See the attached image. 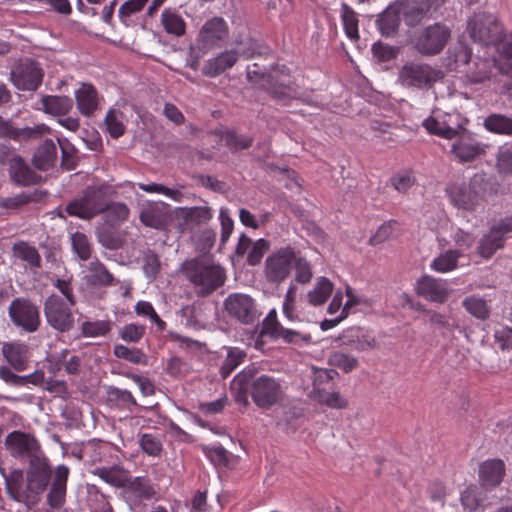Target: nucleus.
Wrapping results in <instances>:
<instances>
[{"label": "nucleus", "mask_w": 512, "mask_h": 512, "mask_svg": "<svg viewBox=\"0 0 512 512\" xmlns=\"http://www.w3.org/2000/svg\"><path fill=\"white\" fill-rule=\"evenodd\" d=\"M231 391L237 403L247 407L250 396L262 410L280 405L285 397L282 381L272 375L261 374L254 366L245 368L234 377Z\"/></svg>", "instance_id": "obj_1"}, {"label": "nucleus", "mask_w": 512, "mask_h": 512, "mask_svg": "<svg viewBox=\"0 0 512 512\" xmlns=\"http://www.w3.org/2000/svg\"><path fill=\"white\" fill-rule=\"evenodd\" d=\"M247 80L255 87L264 90L273 99H294L298 95V88L292 81L289 69L285 66L271 67L269 71H263L257 63L248 66Z\"/></svg>", "instance_id": "obj_2"}, {"label": "nucleus", "mask_w": 512, "mask_h": 512, "mask_svg": "<svg viewBox=\"0 0 512 512\" xmlns=\"http://www.w3.org/2000/svg\"><path fill=\"white\" fill-rule=\"evenodd\" d=\"M182 273L200 297H207L224 285L226 272L219 265L203 259H192L182 264Z\"/></svg>", "instance_id": "obj_3"}, {"label": "nucleus", "mask_w": 512, "mask_h": 512, "mask_svg": "<svg viewBox=\"0 0 512 512\" xmlns=\"http://www.w3.org/2000/svg\"><path fill=\"white\" fill-rule=\"evenodd\" d=\"M113 193V187L108 184L87 186L66 205L65 211L70 216L90 220L105 212L108 207V196H112Z\"/></svg>", "instance_id": "obj_4"}, {"label": "nucleus", "mask_w": 512, "mask_h": 512, "mask_svg": "<svg viewBox=\"0 0 512 512\" xmlns=\"http://www.w3.org/2000/svg\"><path fill=\"white\" fill-rule=\"evenodd\" d=\"M444 73L427 63L406 62L398 72V82L405 88L429 90L442 80Z\"/></svg>", "instance_id": "obj_5"}, {"label": "nucleus", "mask_w": 512, "mask_h": 512, "mask_svg": "<svg viewBox=\"0 0 512 512\" xmlns=\"http://www.w3.org/2000/svg\"><path fill=\"white\" fill-rule=\"evenodd\" d=\"M467 31L474 42L497 46L503 39V27L498 18L488 12L476 13L468 22Z\"/></svg>", "instance_id": "obj_6"}, {"label": "nucleus", "mask_w": 512, "mask_h": 512, "mask_svg": "<svg viewBox=\"0 0 512 512\" xmlns=\"http://www.w3.org/2000/svg\"><path fill=\"white\" fill-rule=\"evenodd\" d=\"M451 37V30L442 23H434L416 32L411 40L414 49L423 56L439 54Z\"/></svg>", "instance_id": "obj_7"}, {"label": "nucleus", "mask_w": 512, "mask_h": 512, "mask_svg": "<svg viewBox=\"0 0 512 512\" xmlns=\"http://www.w3.org/2000/svg\"><path fill=\"white\" fill-rule=\"evenodd\" d=\"M72 306L59 295L48 296L44 302V315L47 323L59 333L72 330L74 327Z\"/></svg>", "instance_id": "obj_8"}, {"label": "nucleus", "mask_w": 512, "mask_h": 512, "mask_svg": "<svg viewBox=\"0 0 512 512\" xmlns=\"http://www.w3.org/2000/svg\"><path fill=\"white\" fill-rule=\"evenodd\" d=\"M52 477V469L48 459L34 457L29 461L26 473L25 491L29 501H35L47 489Z\"/></svg>", "instance_id": "obj_9"}, {"label": "nucleus", "mask_w": 512, "mask_h": 512, "mask_svg": "<svg viewBox=\"0 0 512 512\" xmlns=\"http://www.w3.org/2000/svg\"><path fill=\"white\" fill-rule=\"evenodd\" d=\"M295 259V249L286 246L275 250L265 260L264 274L269 283L280 284L290 275Z\"/></svg>", "instance_id": "obj_10"}, {"label": "nucleus", "mask_w": 512, "mask_h": 512, "mask_svg": "<svg viewBox=\"0 0 512 512\" xmlns=\"http://www.w3.org/2000/svg\"><path fill=\"white\" fill-rule=\"evenodd\" d=\"M8 314L13 324L25 332L33 333L40 327L39 308L29 299L15 298L8 308Z\"/></svg>", "instance_id": "obj_11"}, {"label": "nucleus", "mask_w": 512, "mask_h": 512, "mask_svg": "<svg viewBox=\"0 0 512 512\" xmlns=\"http://www.w3.org/2000/svg\"><path fill=\"white\" fill-rule=\"evenodd\" d=\"M223 306L230 317L244 325L253 324L260 315L255 300L244 293L228 295Z\"/></svg>", "instance_id": "obj_12"}, {"label": "nucleus", "mask_w": 512, "mask_h": 512, "mask_svg": "<svg viewBox=\"0 0 512 512\" xmlns=\"http://www.w3.org/2000/svg\"><path fill=\"white\" fill-rule=\"evenodd\" d=\"M512 232V217H506L495 223L479 240L477 253L484 259H490L497 250L504 247L506 235Z\"/></svg>", "instance_id": "obj_13"}, {"label": "nucleus", "mask_w": 512, "mask_h": 512, "mask_svg": "<svg viewBox=\"0 0 512 512\" xmlns=\"http://www.w3.org/2000/svg\"><path fill=\"white\" fill-rule=\"evenodd\" d=\"M5 447L14 458L43 457L38 440L31 434L19 430L10 432L5 438Z\"/></svg>", "instance_id": "obj_14"}, {"label": "nucleus", "mask_w": 512, "mask_h": 512, "mask_svg": "<svg viewBox=\"0 0 512 512\" xmlns=\"http://www.w3.org/2000/svg\"><path fill=\"white\" fill-rule=\"evenodd\" d=\"M43 76L38 63L31 59L21 60L10 72L12 83L23 91H35L42 83Z\"/></svg>", "instance_id": "obj_15"}, {"label": "nucleus", "mask_w": 512, "mask_h": 512, "mask_svg": "<svg viewBox=\"0 0 512 512\" xmlns=\"http://www.w3.org/2000/svg\"><path fill=\"white\" fill-rule=\"evenodd\" d=\"M212 218V210L207 206L181 207L176 210L175 219L181 233L192 232L194 228L206 224Z\"/></svg>", "instance_id": "obj_16"}, {"label": "nucleus", "mask_w": 512, "mask_h": 512, "mask_svg": "<svg viewBox=\"0 0 512 512\" xmlns=\"http://www.w3.org/2000/svg\"><path fill=\"white\" fill-rule=\"evenodd\" d=\"M10 181L20 187H27L39 184L41 175L37 174L18 153V155L7 166Z\"/></svg>", "instance_id": "obj_17"}, {"label": "nucleus", "mask_w": 512, "mask_h": 512, "mask_svg": "<svg viewBox=\"0 0 512 512\" xmlns=\"http://www.w3.org/2000/svg\"><path fill=\"white\" fill-rule=\"evenodd\" d=\"M70 470L66 465H58L53 474L47 494V504L53 509H61L66 502L67 480Z\"/></svg>", "instance_id": "obj_18"}, {"label": "nucleus", "mask_w": 512, "mask_h": 512, "mask_svg": "<svg viewBox=\"0 0 512 512\" xmlns=\"http://www.w3.org/2000/svg\"><path fill=\"white\" fill-rule=\"evenodd\" d=\"M228 35V28L221 17H214L208 20L200 30L199 40L204 48H210L219 41L224 40Z\"/></svg>", "instance_id": "obj_19"}, {"label": "nucleus", "mask_w": 512, "mask_h": 512, "mask_svg": "<svg viewBox=\"0 0 512 512\" xmlns=\"http://www.w3.org/2000/svg\"><path fill=\"white\" fill-rule=\"evenodd\" d=\"M505 476V464L501 459H489L479 467V481L485 488L498 486Z\"/></svg>", "instance_id": "obj_20"}, {"label": "nucleus", "mask_w": 512, "mask_h": 512, "mask_svg": "<svg viewBox=\"0 0 512 512\" xmlns=\"http://www.w3.org/2000/svg\"><path fill=\"white\" fill-rule=\"evenodd\" d=\"M417 292L426 299L439 303L445 302L449 296L446 282L430 276H424L418 281Z\"/></svg>", "instance_id": "obj_21"}, {"label": "nucleus", "mask_w": 512, "mask_h": 512, "mask_svg": "<svg viewBox=\"0 0 512 512\" xmlns=\"http://www.w3.org/2000/svg\"><path fill=\"white\" fill-rule=\"evenodd\" d=\"M472 192L480 199L486 201L498 194L500 185L495 176L480 172L474 174L470 179Z\"/></svg>", "instance_id": "obj_22"}, {"label": "nucleus", "mask_w": 512, "mask_h": 512, "mask_svg": "<svg viewBox=\"0 0 512 512\" xmlns=\"http://www.w3.org/2000/svg\"><path fill=\"white\" fill-rule=\"evenodd\" d=\"M0 472L5 480V489L8 496L17 502L27 503L28 494L24 487V472L20 469H13L8 474H5L3 468H0Z\"/></svg>", "instance_id": "obj_23"}, {"label": "nucleus", "mask_w": 512, "mask_h": 512, "mask_svg": "<svg viewBox=\"0 0 512 512\" xmlns=\"http://www.w3.org/2000/svg\"><path fill=\"white\" fill-rule=\"evenodd\" d=\"M2 353L11 368L24 371L29 364V347L23 343H4Z\"/></svg>", "instance_id": "obj_24"}, {"label": "nucleus", "mask_w": 512, "mask_h": 512, "mask_svg": "<svg viewBox=\"0 0 512 512\" xmlns=\"http://www.w3.org/2000/svg\"><path fill=\"white\" fill-rule=\"evenodd\" d=\"M127 485L122 486L125 498L134 503L140 502L142 499H149L154 494L153 488L143 477L131 478L128 474Z\"/></svg>", "instance_id": "obj_25"}, {"label": "nucleus", "mask_w": 512, "mask_h": 512, "mask_svg": "<svg viewBox=\"0 0 512 512\" xmlns=\"http://www.w3.org/2000/svg\"><path fill=\"white\" fill-rule=\"evenodd\" d=\"M57 159V148L53 140L46 139L38 146L32 157L33 166L40 171L52 168Z\"/></svg>", "instance_id": "obj_26"}, {"label": "nucleus", "mask_w": 512, "mask_h": 512, "mask_svg": "<svg viewBox=\"0 0 512 512\" xmlns=\"http://www.w3.org/2000/svg\"><path fill=\"white\" fill-rule=\"evenodd\" d=\"M41 134L39 128H17L12 125L10 120L4 119L0 116V137L4 139H11L14 141H22L38 138Z\"/></svg>", "instance_id": "obj_27"}, {"label": "nucleus", "mask_w": 512, "mask_h": 512, "mask_svg": "<svg viewBox=\"0 0 512 512\" xmlns=\"http://www.w3.org/2000/svg\"><path fill=\"white\" fill-rule=\"evenodd\" d=\"M161 25L167 34L175 37H182L186 33V22L176 8H166L163 10Z\"/></svg>", "instance_id": "obj_28"}, {"label": "nucleus", "mask_w": 512, "mask_h": 512, "mask_svg": "<svg viewBox=\"0 0 512 512\" xmlns=\"http://www.w3.org/2000/svg\"><path fill=\"white\" fill-rule=\"evenodd\" d=\"M450 199L456 207L467 211H474L481 204L480 199L472 192L470 182L453 190Z\"/></svg>", "instance_id": "obj_29"}, {"label": "nucleus", "mask_w": 512, "mask_h": 512, "mask_svg": "<svg viewBox=\"0 0 512 512\" xmlns=\"http://www.w3.org/2000/svg\"><path fill=\"white\" fill-rule=\"evenodd\" d=\"M238 60V54L235 51H225L217 57L210 59L203 68V74L209 77H215L231 68Z\"/></svg>", "instance_id": "obj_30"}, {"label": "nucleus", "mask_w": 512, "mask_h": 512, "mask_svg": "<svg viewBox=\"0 0 512 512\" xmlns=\"http://www.w3.org/2000/svg\"><path fill=\"white\" fill-rule=\"evenodd\" d=\"M128 473L127 470L118 465L96 467L92 470L93 475L117 488L127 485Z\"/></svg>", "instance_id": "obj_31"}, {"label": "nucleus", "mask_w": 512, "mask_h": 512, "mask_svg": "<svg viewBox=\"0 0 512 512\" xmlns=\"http://www.w3.org/2000/svg\"><path fill=\"white\" fill-rule=\"evenodd\" d=\"M140 220L147 227L162 229L167 223V207L163 203L150 205L141 211Z\"/></svg>", "instance_id": "obj_32"}, {"label": "nucleus", "mask_w": 512, "mask_h": 512, "mask_svg": "<svg viewBox=\"0 0 512 512\" xmlns=\"http://www.w3.org/2000/svg\"><path fill=\"white\" fill-rule=\"evenodd\" d=\"M77 108L85 115L90 116L97 109V92L92 85L83 84L75 93Z\"/></svg>", "instance_id": "obj_33"}, {"label": "nucleus", "mask_w": 512, "mask_h": 512, "mask_svg": "<svg viewBox=\"0 0 512 512\" xmlns=\"http://www.w3.org/2000/svg\"><path fill=\"white\" fill-rule=\"evenodd\" d=\"M309 397L317 403L333 409H344L348 406V401L342 398L338 392H329L326 387L313 388Z\"/></svg>", "instance_id": "obj_34"}, {"label": "nucleus", "mask_w": 512, "mask_h": 512, "mask_svg": "<svg viewBox=\"0 0 512 512\" xmlns=\"http://www.w3.org/2000/svg\"><path fill=\"white\" fill-rule=\"evenodd\" d=\"M45 193L39 190L33 192H21L12 197L4 198L0 201V207L8 210H18L33 202H39L43 199Z\"/></svg>", "instance_id": "obj_35"}, {"label": "nucleus", "mask_w": 512, "mask_h": 512, "mask_svg": "<svg viewBox=\"0 0 512 512\" xmlns=\"http://www.w3.org/2000/svg\"><path fill=\"white\" fill-rule=\"evenodd\" d=\"M462 306L471 316L478 320L485 321L490 317V305L484 298L478 295H470L464 298Z\"/></svg>", "instance_id": "obj_36"}, {"label": "nucleus", "mask_w": 512, "mask_h": 512, "mask_svg": "<svg viewBox=\"0 0 512 512\" xmlns=\"http://www.w3.org/2000/svg\"><path fill=\"white\" fill-rule=\"evenodd\" d=\"M482 151L478 144L468 139H459L451 147V152L460 162H470L481 154Z\"/></svg>", "instance_id": "obj_37"}, {"label": "nucleus", "mask_w": 512, "mask_h": 512, "mask_svg": "<svg viewBox=\"0 0 512 512\" xmlns=\"http://www.w3.org/2000/svg\"><path fill=\"white\" fill-rule=\"evenodd\" d=\"M466 122L467 120L462 118L458 112L445 113L442 116V126L445 128V138L453 139L463 135L466 132Z\"/></svg>", "instance_id": "obj_38"}, {"label": "nucleus", "mask_w": 512, "mask_h": 512, "mask_svg": "<svg viewBox=\"0 0 512 512\" xmlns=\"http://www.w3.org/2000/svg\"><path fill=\"white\" fill-rule=\"evenodd\" d=\"M42 104L46 113L64 116L72 109L73 100L67 96H44Z\"/></svg>", "instance_id": "obj_39"}, {"label": "nucleus", "mask_w": 512, "mask_h": 512, "mask_svg": "<svg viewBox=\"0 0 512 512\" xmlns=\"http://www.w3.org/2000/svg\"><path fill=\"white\" fill-rule=\"evenodd\" d=\"M333 291V283L326 277H319L313 290L307 294L308 302L313 306L324 304Z\"/></svg>", "instance_id": "obj_40"}, {"label": "nucleus", "mask_w": 512, "mask_h": 512, "mask_svg": "<svg viewBox=\"0 0 512 512\" xmlns=\"http://www.w3.org/2000/svg\"><path fill=\"white\" fill-rule=\"evenodd\" d=\"M493 67V61L476 57L467 69L470 80L474 83H481L490 78Z\"/></svg>", "instance_id": "obj_41"}, {"label": "nucleus", "mask_w": 512, "mask_h": 512, "mask_svg": "<svg viewBox=\"0 0 512 512\" xmlns=\"http://www.w3.org/2000/svg\"><path fill=\"white\" fill-rule=\"evenodd\" d=\"M90 275V282L93 285L107 287L114 284L113 275L107 270L105 265L99 260H95L89 263L88 267Z\"/></svg>", "instance_id": "obj_42"}, {"label": "nucleus", "mask_w": 512, "mask_h": 512, "mask_svg": "<svg viewBox=\"0 0 512 512\" xmlns=\"http://www.w3.org/2000/svg\"><path fill=\"white\" fill-rule=\"evenodd\" d=\"M487 130L505 135H512V118L503 114H491L484 120Z\"/></svg>", "instance_id": "obj_43"}, {"label": "nucleus", "mask_w": 512, "mask_h": 512, "mask_svg": "<svg viewBox=\"0 0 512 512\" xmlns=\"http://www.w3.org/2000/svg\"><path fill=\"white\" fill-rule=\"evenodd\" d=\"M98 241L107 249H119L123 245V239L119 233L108 225H101L96 229Z\"/></svg>", "instance_id": "obj_44"}, {"label": "nucleus", "mask_w": 512, "mask_h": 512, "mask_svg": "<svg viewBox=\"0 0 512 512\" xmlns=\"http://www.w3.org/2000/svg\"><path fill=\"white\" fill-rule=\"evenodd\" d=\"M14 256L26 261L31 267L39 268L41 266V257L37 249L26 242H20L13 246Z\"/></svg>", "instance_id": "obj_45"}, {"label": "nucleus", "mask_w": 512, "mask_h": 512, "mask_svg": "<svg viewBox=\"0 0 512 512\" xmlns=\"http://www.w3.org/2000/svg\"><path fill=\"white\" fill-rule=\"evenodd\" d=\"M400 18L394 10L384 11L377 19L378 28L383 36H392L398 30Z\"/></svg>", "instance_id": "obj_46"}, {"label": "nucleus", "mask_w": 512, "mask_h": 512, "mask_svg": "<svg viewBox=\"0 0 512 512\" xmlns=\"http://www.w3.org/2000/svg\"><path fill=\"white\" fill-rule=\"evenodd\" d=\"M462 256L458 250H448L437 257L432 264V268L438 272H449L457 267V261Z\"/></svg>", "instance_id": "obj_47"}, {"label": "nucleus", "mask_w": 512, "mask_h": 512, "mask_svg": "<svg viewBox=\"0 0 512 512\" xmlns=\"http://www.w3.org/2000/svg\"><path fill=\"white\" fill-rule=\"evenodd\" d=\"M246 353L239 348H230L227 357L224 360L220 375L223 379L227 378L244 360Z\"/></svg>", "instance_id": "obj_48"}, {"label": "nucleus", "mask_w": 512, "mask_h": 512, "mask_svg": "<svg viewBox=\"0 0 512 512\" xmlns=\"http://www.w3.org/2000/svg\"><path fill=\"white\" fill-rule=\"evenodd\" d=\"M293 267L295 268V281L300 284H308L312 277L311 264L300 256V252L295 250V259H293Z\"/></svg>", "instance_id": "obj_49"}, {"label": "nucleus", "mask_w": 512, "mask_h": 512, "mask_svg": "<svg viewBox=\"0 0 512 512\" xmlns=\"http://www.w3.org/2000/svg\"><path fill=\"white\" fill-rule=\"evenodd\" d=\"M71 245L73 251L80 260L86 261L90 259L92 248L88 237L82 232H75L71 235Z\"/></svg>", "instance_id": "obj_50"}, {"label": "nucleus", "mask_w": 512, "mask_h": 512, "mask_svg": "<svg viewBox=\"0 0 512 512\" xmlns=\"http://www.w3.org/2000/svg\"><path fill=\"white\" fill-rule=\"evenodd\" d=\"M114 355L117 358L125 359L133 364H147V356L140 349H130L122 344L114 346Z\"/></svg>", "instance_id": "obj_51"}, {"label": "nucleus", "mask_w": 512, "mask_h": 512, "mask_svg": "<svg viewBox=\"0 0 512 512\" xmlns=\"http://www.w3.org/2000/svg\"><path fill=\"white\" fill-rule=\"evenodd\" d=\"M161 262L153 250H147L143 255V271L150 280H155L160 272Z\"/></svg>", "instance_id": "obj_52"}, {"label": "nucleus", "mask_w": 512, "mask_h": 512, "mask_svg": "<svg viewBox=\"0 0 512 512\" xmlns=\"http://www.w3.org/2000/svg\"><path fill=\"white\" fill-rule=\"evenodd\" d=\"M342 19L345 32L350 39L357 40L358 35V19L353 10L347 4H342Z\"/></svg>", "instance_id": "obj_53"}, {"label": "nucleus", "mask_w": 512, "mask_h": 512, "mask_svg": "<svg viewBox=\"0 0 512 512\" xmlns=\"http://www.w3.org/2000/svg\"><path fill=\"white\" fill-rule=\"evenodd\" d=\"M122 113L110 110L105 117L107 130L112 138H119L125 132V126L121 120Z\"/></svg>", "instance_id": "obj_54"}, {"label": "nucleus", "mask_w": 512, "mask_h": 512, "mask_svg": "<svg viewBox=\"0 0 512 512\" xmlns=\"http://www.w3.org/2000/svg\"><path fill=\"white\" fill-rule=\"evenodd\" d=\"M423 312L428 317V321L436 329H443L447 331H453L458 329L459 325L456 322H450L449 317L438 313L433 310L424 309Z\"/></svg>", "instance_id": "obj_55"}, {"label": "nucleus", "mask_w": 512, "mask_h": 512, "mask_svg": "<svg viewBox=\"0 0 512 512\" xmlns=\"http://www.w3.org/2000/svg\"><path fill=\"white\" fill-rule=\"evenodd\" d=\"M110 329V323L104 320L95 322L85 321L81 325V331L85 337L105 336Z\"/></svg>", "instance_id": "obj_56"}, {"label": "nucleus", "mask_w": 512, "mask_h": 512, "mask_svg": "<svg viewBox=\"0 0 512 512\" xmlns=\"http://www.w3.org/2000/svg\"><path fill=\"white\" fill-rule=\"evenodd\" d=\"M329 363L342 369L345 373L351 372L358 366L357 358L342 352L333 353L329 358Z\"/></svg>", "instance_id": "obj_57"}, {"label": "nucleus", "mask_w": 512, "mask_h": 512, "mask_svg": "<svg viewBox=\"0 0 512 512\" xmlns=\"http://www.w3.org/2000/svg\"><path fill=\"white\" fill-rule=\"evenodd\" d=\"M205 455L215 466L227 467L229 463V453L222 446H205L203 448Z\"/></svg>", "instance_id": "obj_58"}, {"label": "nucleus", "mask_w": 512, "mask_h": 512, "mask_svg": "<svg viewBox=\"0 0 512 512\" xmlns=\"http://www.w3.org/2000/svg\"><path fill=\"white\" fill-rule=\"evenodd\" d=\"M269 247V242L265 239H259L252 243L247 254V263L252 266L259 264L264 254L269 250Z\"/></svg>", "instance_id": "obj_59"}, {"label": "nucleus", "mask_w": 512, "mask_h": 512, "mask_svg": "<svg viewBox=\"0 0 512 512\" xmlns=\"http://www.w3.org/2000/svg\"><path fill=\"white\" fill-rule=\"evenodd\" d=\"M135 311L138 315L148 316L154 322L159 330H164L166 323L158 316L152 304L147 301H139L135 305Z\"/></svg>", "instance_id": "obj_60"}, {"label": "nucleus", "mask_w": 512, "mask_h": 512, "mask_svg": "<svg viewBox=\"0 0 512 512\" xmlns=\"http://www.w3.org/2000/svg\"><path fill=\"white\" fill-rule=\"evenodd\" d=\"M428 12L420 6L410 3L403 13L404 21L408 26L414 27L422 21Z\"/></svg>", "instance_id": "obj_61"}, {"label": "nucleus", "mask_w": 512, "mask_h": 512, "mask_svg": "<svg viewBox=\"0 0 512 512\" xmlns=\"http://www.w3.org/2000/svg\"><path fill=\"white\" fill-rule=\"evenodd\" d=\"M372 53L373 56L379 61V62H387L391 61L396 58L398 54V49L389 46L386 44H383L381 42L374 43L372 46Z\"/></svg>", "instance_id": "obj_62"}, {"label": "nucleus", "mask_w": 512, "mask_h": 512, "mask_svg": "<svg viewBox=\"0 0 512 512\" xmlns=\"http://www.w3.org/2000/svg\"><path fill=\"white\" fill-rule=\"evenodd\" d=\"M139 444L142 450L150 456H158L162 450L160 440L152 434H143L140 437Z\"/></svg>", "instance_id": "obj_63"}, {"label": "nucleus", "mask_w": 512, "mask_h": 512, "mask_svg": "<svg viewBox=\"0 0 512 512\" xmlns=\"http://www.w3.org/2000/svg\"><path fill=\"white\" fill-rule=\"evenodd\" d=\"M190 370L189 364L177 356L171 357L166 367V372L172 377H182Z\"/></svg>", "instance_id": "obj_64"}]
</instances>
